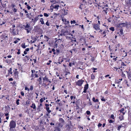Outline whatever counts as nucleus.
Returning <instances> with one entry per match:
<instances>
[{"label": "nucleus", "mask_w": 131, "mask_h": 131, "mask_svg": "<svg viewBox=\"0 0 131 131\" xmlns=\"http://www.w3.org/2000/svg\"><path fill=\"white\" fill-rule=\"evenodd\" d=\"M46 25L47 26H49L50 25V23L48 22V20H47L46 23Z\"/></svg>", "instance_id": "ea45409f"}, {"label": "nucleus", "mask_w": 131, "mask_h": 131, "mask_svg": "<svg viewBox=\"0 0 131 131\" xmlns=\"http://www.w3.org/2000/svg\"><path fill=\"white\" fill-rule=\"evenodd\" d=\"M92 100L93 101L95 102H99V100L98 99H95V98L94 97H93L92 98Z\"/></svg>", "instance_id": "412c9836"}, {"label": "nucleus", "mask_w": 131, "mask_h": 131, "mask_svg": "<svg viewBox=\"0 0 131 131\" xmlns=\"http://www.w3.org/2000/svg\"><path fill=\"white\" fill-rule=\"evenodd\" d=\"M126 27L127 28H129V27H131V23L129 22H126Z\"/></svg>", "instance_id": "423d86ee"}, {"label": "nucleus", "mask_w": 131, "mask_h": 131, "mask_svg": "<svg viewBox=\"0 0 131 131\" xmlns=\"http://www.w3.org/2000/svg\"><path fill=\"white\" fill-rule=\"evenodd\" d=\"M23 26L25 27L30 28V27L31 25L29 23H27L26 24V25H24Z\"/></svg>", "instance_id": "9d476101"}, {"label": "nucleus", "mask_w": 131, "mask_h": 131, "mask_svg": "<svg viewBox=\"0 0 131 131\" xmlns=\"http://www.w3.org/2000/svg\"><path fill=\"white\" fill-rule=\"evenodd\" d=\"M25 57L27 59H24V61H26V60H29V56H25Z\"/></svg>", "instance_id": "c85d7f7f"}, {"label": "nucleus", "mask_w": 131, "mask_h": 131, "mask_svg": "<svg viewBox=\"0 0 131 131\" xmlns=\"http://www.w3.org/2000/svg\"><path fill=\"white\" fill-rule=\"evenodd\" d=\"M20 15L21 17H23V14L21 12H20Z\"/></svg>", "instance_id": "774afa93"}, {"label": "nucleus", "mask_w": 131, "mask_h": 131, "mask_svg": "<svg viewBox=\"0 0 131 131\" xmlns=\"http://www.w3.org/2000/svg\"><path fill=\"white\" fill-rule=\"evenodd\" d=\"M34 88L33 87L32 85H31L30 86V88L29 90H33Z\"/></svg>", "instance_id": "a18cd8bd"}, {"label": "nucleus", "mask_w": 131, "mask_h": 131, "mask_svg": "<svg viewBox=\"0 0 131 131\" xmlns=\"http://www.w3.org/2000/svg\"><path fill=\"white\" fill-rule=\"evenodd\" d=\"M70 129V127L69 126V125H68V127L67 128V130H69Z\"/></svg>", "instance_id": "bf43d9fd"}, {"label": "nucleus", "mask_w": 131, "mask_h": 131, "mask_svg": "<svg viewBox=\"0 0 131 131\" xmlns=\"http://www.w3.org/2000/svg\"><path fill=\"white\" fill-rule=\"evenodd\" d=\"M20 94L22 96H24V93L23 91H21L20 92Z\"/></svg>", "instance_id": "3c124183"}, {"label": "nucleus", "mask_w": 131, "mask_h": 131, "mask_svg": "<svg viewBox=\"0 0 131 131\" xmlns=\"http://www.w3.org/2000/svg\"><path fill=\"white\" fill-rule=\"evenodd\" d=\"M124 111V108H122L121 109L119 110V111L120 113H121L122 112Z\"/></svg>", "instance_id": "09e8293b"}, {"label": "nucleus", "mask_w": 131, "mask_h": 131, "mask_svg": "<svg viewBox=\"0 0 131 131\" xmlns=\"http://www.w3.org/2000/svg\"><path fill=\"white\" fill-rule=\"evenodd\" d=\"M57 104L59 106H60L62 105V104L61 103V102L59 103H58Z\"/></svg>", "instance_id": "4c0bfd02"}, {"label": "nucleus", "mask_w": 131, "mask_h": 131, "mask_svg": "<svg viewBox=\"0 0 131 131\" xmlns=\"http://www.w3.org/2000/svg\"><path fill=\"white\" fill-rule=\"evenodd\" d=\"M100 26L98 24H94L93 25V28L97 30H98L100 29Z\"/></svg>", "instance_id": "7ed1b4c3"}, {"label": "nucleus", "mask_w": 131, "mask_h": 131, "mask_svg": "<svg viewBox=\"0 0 131 131\" xmlns=\"http://www.w3.org/2000/svg\"><path fill=\"white\" fill-rule=\"evenodd\" d=\"M71 24H72L73 23L74 24H75L76 23L75 21V20H73V21L71 20Z\"/></svg>", "instance_id": "a19ab883"}, {"label": "nucleus", "mask_w": 131, "mask_h": 131, "mask_svg": "<svg viewBox=\"0 0 131 131\" xmlns=\"http://www.w3.org/2000/svg\"><path fill=\"white\" fill-rule=\"evenodd\" d=\"M114 115L113 114H112L111 116V118L112 119H114Z\"/></svg>", "instance_id": "052dcab7"}, {"label": "nucleus", "mask_w": 131, "mask_h": 131, "mask_svg": "<svg viewBox=\"0 0 131 131\" xmlns=\"http://www.w3.org/2000/svg\"><path fill=\"white\" fill-rule=\"evenodd\" d=\"M70 73L69 72H66V73L65 74V76L66 77H67V75H70Z\"/></svg>", "instance_id": "c03bdc74"}, {"label": "nucleus", "mask_w": 131, "mask_h": 131, "mask_svg": "<svg viewBox=\"0 0 131 131\" xmlns=\"http://www.w3.org/2000/svg\"><path fill=\"white\" fill-rule=\"evenodd\" d=\"M12 68H10L9 69V70H8V76H9V74H12Z\"/></svg>", "instance_id": "f8f14e48"}, {"label": "nucleus", "mask_w": 131, "mask_h": 131, "mask_svg": "<svg viewBox=\"0 0 131 131\" xmlns=\"http://www.w3.org/2000/svg\"><path fill=\"white\" fill-rule=\"evenodd\" d=\"M59 121L62 123H64V120L62 118H60L59 119Z\"/></svg>", "instance_id": "bb28decb"}, {"label": "nucleus", "mask_w": 131, "mask_h": 131, "mask_svg": "<svg viewBox=\"0 0 131 131\" xmlns=\"http://www.w3.org/2000/svg\"><path fill=\"white\" fill-rule=\"evenodd\" d=\"M109 122L110 123H112L113 122V121L112 119L108 120Z\"/></svg>", "instance_id": "de8ad7c7"}, {"label": "nucleus", "mask_w": 131, "mask_h": 131, "mask_svg": "<svg viewBox=\"0 0 131 131\" xmlns=\"http://www.w3.org/2000/svg\"><path fill=\"white\" fill-rule=\"evenodd\" d=\"M16 123L13 120L11 121L9 124V127H13V128H15L16 127Z\"/></svg>", "instance_id": "f257e3e1"}, {"label": "nucleus", "mask_w": 131, "mask_h": 131, "mask_svg": "<svg viewBox=\"0 0 131 131\" xmlns=\"http://www.w3.org/2000/svg\"><path fill=\"white\" fill-rule=\"evenodd\" d=\"M126 24L125 22V23H123L119 24L118 25V27H125L126 26Z\"/></svg>", "instance_id": "6e6552de"}, {"label": "nucleus", "mask_w": 131, "mask_h": 131, "mask_svg": "<svg viewBox=\"0 0 131 131\" xmlns=\"http://www.w3.org/2000/svg\"><path fill=\"white\" fill-rule=\"evenodd\" d=\"M95 78V76L94 74H91V79L92 80H94Z\"/></svg>", "instance_id": "72a5a7b5"}, {"label": "nucleus", "mask_w": 131, "mask_h": 131, "mask_svg": "<svg viewBox=\"0 0 131 131\" xmlns=\"http://www.w3.org/2000/svg\"><path fill=\"white\" fill-rule=\"evenodd\" d=\"M121 66H126V65H125L124 62H122L121 64Z\"/></svg>", "instance_id": "79ce46f5"}, {"label": "nucleus", "mask_w": 131, "mask_h": 131, "mask_svg": "<svg viewBox=\"0 0 131 131\" xmlns=\"http://www.w3.org/2000/svg\"><path fill=\"white\" fill-rule=\"evenodd\" d=\"M68 33V31H66L65 32H64V33L63 34H60V35L61 36H62L63 35L65 36L66 35V34H67Z\"/></svg>", "instance_id": "a211bd4d"}, {"label": "nucleus", "mask_w": 131, "mask_h": 131, "mask_svg": "<svg viewBox=\"0 0 131 131\" xmlns=\"http://www.w3.org/2000/svg\"><path fill=\"white\" fill-rule=\"evenodd\" d=\"M32 74L31 77H34V73L35 72V70H31Z\"/></svg>", "instance_id": "2eb2a0df"}, {"label": "nucleus", "mask_w": 131, "mask_h": 131, "mask_svg": "<svg viewBox=\"0 0 131 131\" xmlns=\"http://www.w3.org/2000/svg\"><path fill=\"white\" fill-rule=\"evenodd\" d=\"M86 113L87 115H90L91 114V112L89 111H86Z\"/></svg>", "instance_id": "f704fd0d"}, {"label": "nucleus", "mask_w": 131, "mask_h": 131, "mask_svg": "<svg viewBox=\"0 0 131 131\" xmlns=\"http://www.w3.org/2000/svg\"><path fill=\"white\" fill-rule=\"evenodd\" d=\"M39 15H38L36 17H35L34 18V20L33 21V22L35 24V23L39 19Z\"/></svg>", "instance_id": "9b49d317"}, {"label": "nucleus", "mask_w": 131, "mask_h": 131, "mask_svg": "<svg viewBox=\"0 0 131 131\" xmlns=\"http://www.w3.org/2000/svg\"><path fill=\"white\" fill-rule=\"evenodd\" d=\"M56 54L57 55H58L60 51L56 49Z\"/></svg>", "instance_id": "e433bc0d"}, {"label": "nucleus", "mask_w": 131, "mask_h": 131, "mask_svg": "<svg viewBox=\"0 0 131 131\" xmlns=\"http://www.w3.org/2000/svg\"><path fill=\"white\" fill-rule=\"evenodd\" d=\"M40 102L41 103H42L43 101V99L41 98L40 100Z\"/></svg>", "instance_id": "69168bd1"}, {"label": "nucleus", "mask_w": 131, "mask_h": 131, "mask_svg": "<svg viewBox=\"0 0 131 131\" xmlns=\"http://www.w3.org/2000/svg\"><path fill=\"white\" fill-rule=\"evenodd\" d=\"M20 49H18V52H17V54H20Z\"/></svg>", "instance_id": "603ef678"}, {"label": "nucleus", "mask_w": 131, "mask_h": 131, "mask_svg": "<svg viewBox=\"0 0 131 131\" xmlns=\"http://www.w3.org/2000/svg\"><path fill=\"white\" fill-rule=\"evenodd\" d=\"M37 81L39 82L40 84H41L42 82V79L41 77H40L39 79H38L37 80Z\"/></svg>", "instance_id": "6ab92c4d"}, {"label": "nucleus", "mask_w": 131, "mask_h": 131, "mask_svg": "<svg viewBox=\"0 0 131 131\" xmlns=\"http://www.w3.org/2000/svg\"><path fill=\"white\" fill-rule=\"evenodd\" d=\"M1 37L2 39L3 40H4L6 38H7V36H5V35H1Z\"/></svg>", "instance_id": "ddd939ff"}, {"label": "nucleus", "mask_w": 131, "mask_h": 131, "mask_svg": "<svg viewBox=\"0 0 131 131\" xmlns=\"http://www.w3.org/2000/svg\"><path fill=\"white\" fill-rule=\"evenodd\" d=\"M13 34L14 35H17L16 33V32L15 31L14 29H13Z\"/></svg>", "instance_id": "cd10ccee"}, {"label": "nucleus", "mask_w": 131, "mask_h": 131, "mask_svg": "<svg viewBox=\"0 0 131 131\" xmlns=\"http://www.w3.org/2000/svg\"><path fill=\"white\" fill-rule=\"evenodd\" d=\"M50 7H52L53 8L55 9L56 10H57L59 6V5L57 4L56 3H54L53 4V5H52Z\"/></svg>", "instance_id": "f03ea898"}, {"label": "nucleus", "mask_w": 131, "mask_h": 131, "mask_svg": "<svg viewBox=\"0 0 131 131\" xmlns=\"http://www.w3.org/2000/svg\"><path fill=\"white\" fill-rule=\"evenodd\" d=\"M120 46V44L118 43L116 45V48H117V47H119Z\"/></svg>", "instance_id": "338daca9"}, {"label": "nucleus", "mask_w": 131, "mask_h": 131, "mask_svg": "<svg viewBox=\"0 0 131 131\" xmlns=\"http://www.w3.org/2000/svg\"><path fill=\"white\" fill-rule=\"evenodd\" d=\"M13 9V11L15 13L17 12V9L15 8Z\"/></svg>", "instance_id": "37998d69"}, {"label": "nucleus", "mask_w": 131, "mask_h": 131, "mask_svg": "<svg viewBox=\"0 0 131 131\" xmlns=\"http://www.w3.org/2000/svg\"><path fill=\"white\" fill-rule=\"evenodd\" d=\"M84 81L83 80L81 79L79 80L76 83V84L79 86H81Z\"/></svg>", "instance_id": "20e7f679"}, {"label": "nucleus", "mask_w": 131, "mask_h": 131, "mask_svg": "<svg viewBox=\"0 0 131 131\" xmlns=\"http://www.w3.org/2000/svg\"><path fill=\"white\" fill-rule=\"evenodd\" d=\"M122 125H120L118 127L117 130L118 131H119L120 129L122 127Z\"/></svg>", "instance_id": "473e14b6"}, {"label": "nucleus", "mask_w": 131, "mask_h": 131, "mask_svg": "<svg viewBox=\"0 0 131 131\" xmlns=\"http://www.w3.org/2000/svg\"><path fill=\"white\" fill-rule=\"evenodd\" d=\"M9 110H7V109H6L5 111L6 113H9Z\"/></svg>", "instance_id": "4d7b16f0"}, {"label": "nucleus", "mask_w": 131, "mask_h": 131, "mask_svg": "<svg viewBox=\"0 0 131 131\" xmlns=\"http://www.w3.org/2000/svg\"><path fill=\"white\" fill-rule=\"evenodd\" d=\"M119 32L120 34H121V35H122L123 34V30L122 29H120Z\"/></svg>", "instance_id": "7c9ffc66"}, {"label": "nucleus", "mask_w": 131, "mask_h": 131, "mask_svg": "<svg viewBox=\"0 0 131 131\" xmlns=\"http://www.w3.org/2000/svg\"><path fill=\"white\" fill-rule=\"evenodd\" d=\"M30 107L32 108H33L34 109H36V106L34 103H32V105L30 106Z\"/></svg>", "instance_id": "f3484780"}, {"label": "nucleus", "mask_w": 131, "mask_h": 131, "mask_svg": "<svg viewBox=\"0 0 131 131\" xmlns=\"http://www.w3.org/2000/svg\"><path fill=\"white\" fill-rule=\"evenodd\" d=\"M40 22H41V23L42 24H44L43 19V18H41L40 19Z\"/></svg>", "instance_id": "5701e85b"}, {"label": "nucleus", "mask_w": 131, "mask_h": 131, "mask_svg": "<svg viewBox=\"0 0 131 131\" xmlns=\"http://www.w3.org/2000/svg\"><path fill=\"white\" fill-rule=\"evenodd\" d=\"M25 29L27 31V33H28L30 32V31L31 30V28H26V27H25Z\"/></svg>", "instance_id": "4468645a"}, {"label": "nucleus", "mask_w": 131, "mask_h": 131, "mask_svg": "<svg viewBox=\"0 0 131 131\" xmlns=\"http://www.w3.org/2000/svg\"><path fill=\"white\" fill-rule=\"evenodd\" d=\"M110 30L112 31H113L114 30V28L113 27H111L110 28Z\"/></svg>", "instance_id": "2f4dec72"}, {"label": "nucleus", "mask_w": 131, "mask_h": 131, "mask_svg": "<svg viewBox=\"0 0 131 131\" xmlns=\"http://www.w3.org/2000/svg\"><path fill=\"white\" fill-rule=\"evenodd\" d=\"M46 109L48 113H50L51 112V111L49 110V107H46Z\"/></svg>", "instance_id": "4be33fe9"}, {"label": "nucleus", "mask_w": 131, "mask_h": 131, "mask_svg": "<svg viewBox=\"0 0 131 131\" xmlns=\"http://www.w3.org/2000/svg\"><path fill=\"white\" fill-rule=\"evenodd\" d=\"M43 82H44V81H49V79L48 78H47L46 76H45V77L43 78Z\"/></svg>", "instance_id": "dca6fc26"}, {"label": "nucleus", "mask_w": 131, "mask_h": 131, "mask_svg": "<svg viewBox=\"0 0 131 131\" xmlns=\"http://www.w3.org/2000/svg\"><path fill=\"white\" fill-rule=\"evenodd\" d=\"M68 10L63 9L62 10V13L63 16H64L67 14L68 13Z\"/></svg>", "instance_id": "39448f33"}, {"label": "nucleus", "mask_w": 131, "mask_h": 131, "mask_svg": "<svg viewBox=\"0 0 131 131\" xmlns=\"http://www.w3.org/2000/svg\"><path fill=\"white\" fill-rule=\"evenodd\" d=\"M87 90L86 89H84V91H83V92L82 93V94H83V93H86V90Z\"/></svg>", "instance_id": "13d9d810"}, {"label": "nucleus", "mask_w": 131, "mask_h": 131, "mask_svg": "<svg viewBox=\"0 0 131 131\" xmlns=\"http://www.w3.org/2000/svg\"><path fill=\"white\" fill-rule=\"evenodd\" d=\"M10 128L9 129V130L10 131H11L13 130V128L12 127H10Z\"/></svg>", "instance_id": "680f3d73"}, {"label": "nucleus", "mask_w": 131, "mask_h": 131, "mask_svg": "<svg viewBox=\"0 0 131 131\" xmlns=\"http://www.w3.org/2000/svg\"><path fill=\"white\" fill-rule=\"evenodd\" d=\"M88 3L90 5H91L92 4V3L91 2V0H88Z\"/></svg>", "instance_id": "6e6d98bb"}, {"label": "nucleus", "mask_w": 131, "mask_h": 131, "mask_svg": "<svg viewBox=\"0 0 131 131\" xmlns=\"http://www.w3.org/2000/svg\"><path fill=\"white\" fill-rule=\"evenodd\" d=\"M55 130L57 131H60L61 129L59 127H58L56 128Z\"/></svg>", "instance_id": "c756f323"}, {"label": "nucleus", "mask_w": 131, "mask_h": 131, "mask_svg": "<svg viewBox=\"0 0 131 131\" xmlns=\"http://www.w3.org/2000/svg\"><path fill=\"white\" fill-rule=\"evenodd\" d=\"M20 101V100L18 99L16 101V103L17 105H19V101Z\"/></svg>", "instance_id": "c9c22d12"}, {"label": "nucleus", "mask_w": 131, "mask_h": 131, "mask_svg": "<svg viewBox=\"0 0 131 131\" xmlns=\"http://www.w3.org/2000/svg\"><path fill=\"white\" fill-rule=\"evenodd\" d=\"M44 16L46 17L49 16V15L45 13H44Z\"/></svg>", "instance_id": "58836bf2"}, {"label": "nucleus", "mask_w": 131, "mask_h": 131, "mask_svg": "<svg viewBox=\"0 0 131 131\" xmlns=\"http://www.w3.org/2000/svg\"><path fill=\"white\" fill-rule=\"evenodd\" d=\"M11 6H12V9L14 8V7L16 6L15 5L13 4H12Z\"/></svg>", "instance_id": "5fc2aeb1"}, {"label": "nucleus", "mask_w": 131, "mask_h": 131, "mask_svg": "<svg viewBox=\"0 0 131 131\" xmlns=\"http://www.w3.org/2000/svg\"><path fill=\"white\" fill-rule=\"evenodd\" d=\"M5 109H7V110H10V107L9 105H7V106H5Z\"/></svg>", "instance_id": "393cba45"}, {"label": "nucleus", "mask_w": 131, "mask_h": 131, "mask_svg": "<svg viewBox=\"0 0 131 131\" xmlns=\"http://www.w3.org/2000/svg\"><path fill=\"white\" fill-rule=\"evenodd\" d=\"M14 73L15 74V78L16 79H18V74H19L18 71H14Z\"/></svg>", "instance_id": "1a4fd4ad"}, {"label": "nucleus", "mask_w": 131, "mask_h": 131, "mask_svg": "<svg viewBox=\"0 0 131 131\" xmlns=\"http://www.w3.org/2000/svg\"><path fill=\"white\" fill-rule=\"evenodd\" d=\"M34 76H35V78L38 77V75L37 74L34 73Z\"/></svg>", "instance_id": "49530a36"}, {"label": "nucleus", "mask_w": 131, "mask_h": 131, "mask_svg": "<svg viewBox=\"0 0 131 131\" xmlns=\"http://www.w3.org/2000/svg\"><path fill=\"white\" fill-rule=\"evenodd\" d=\"M31 38L33 40L32 42V43H35L36 41V38L35 37H33L32 36H31Z\"/></svg>", "instance_id": "aec40b11"}, {"label": "nucleus", "mask_w": 131, "mask_h": 131, "mask_svg": "<svg viewBox=\"0 0 131 131\" xmlns=\"http://www.w3.org/2000/svg\"><path fill=\"white\" fill-rule=\"evenodd\" d=\"M29 101L28 100H27L26 101V102L25 103L26 104H29Z\"/></svg>", "instance_id": "864d4df0"}, {"label": "nucleus", "mask_w": 131, "mask_h": 131, "mask_svg": "<svg viewBox=\"0 0 131 131\" xmlns=\"http://www.w3.org/2000/svg\"><path fill=\"white\" fill-rule=\"evenodd\" d=\"M21 46L24 49L26 48V47H27V46H25V43H23L21 45Z\"/></svg>", "instance_id": "a878e982"}, {"label": "nucleus", "mask_w": 131, "mask_h": 131, "mask_svg": "<svg viewBox=\"0 0 131 131\" xmlns=\"http://www.w3.org/2000/svg\"><path fill=\"white\" fill-rule=\"evenodd\" d=\"M131 0H127V1L126 2V4L129 7L131 6V2H130Z\"/></svg>", "instance_id": "0eeeda50"}, {"label": "nucleus", "mask_w": 131, "mask_h": 131, "mask_svg": "<svg viewBox=\"0 0 131 131\" xmlns=\"http://www.w3.org/2000/svg\"><path fill=\"white\" fill-rule=\"evenodd\" d=\"M25 90H28V91L29 90V89H28L27 87H25Z\"/></svg>", "instance_id": "0e129e2a"}, {"label": "nucleus", "mask_w": 131, "mask_h": 131, "mask_svg": "<svg viewBox=\"0 0 131 131\" xmlns=\"http://www.w3.org/2000/svg\"><path fill=\"white\" fill-rule=\"evenodd\" d=\"M88 87H89V84L87 83V84H85V85L84 87V88L85 89L87 90L88 89Z\"/></svg>", "instance_id": "b1692460"}, {"label": "nucleus", "mask_w": 131, "mask_h": 131, "mask_svg": "<svg viewBox=\"0 0 131 131\" xmlns=\"http://www.w3.org/2000/svg\"><path fill=\"white\" fill-rule=\"evenodd\" d=\"M127 74L128 75V77L129 78V77H131V74L129 72H127Z\"/></svg>", "instance_id": "8fccbe9b"}, {"label": "nucleus", "mask_w": 131, "mask_h": 131, "mask_svg": "<svg viewBox=\"0 0 131 131\" xmlns=\"http://www.w3.org/2000/svg\"><path fill=\"white\" fill-rule=\"evenodd\" d=\"M27 9L28 10H29L31 9V7L29 5H27Z\"/></svg>", "instance_id": "e2e57ef3"}]
</instances>
